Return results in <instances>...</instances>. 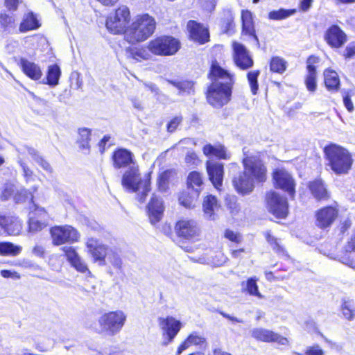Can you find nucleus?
Listing matches in <instances>:
<instances>
[{
  "mask_svg": "<svg viewBox=\"0 0 355 355\" xmlns=\"http://www.w3.org/2000/svg\"><path fill=\"white\" fill-rule=\"evenodd\" d=\"M149 47L153 55L168 57L178 53L181 48V42L172 35H161L149 41Z\"/></svg>",
  "mask_w": 355,
  "mask_h": 355,
  "instance_id": "8",
  "label": "nucleus"
},
{
  "mask_svg": "<svg viewBox=\"0 0 355 355\" xmlns=\"http://www.w3.org/2000/svg\"><path fill=\"white\" fill-rule=\"evenodd\" d=\"M320 62V56L312 54L310 55L306 61V72L309 73H317V67Z\"/></svg>",
  "mask_w": 355,
  "mask_h": 355,
  "instance_id": "51",
  "label": "nucleus"
},
{
  "mask_svg": "<svg viewBox=\"0 0 355 355\" xmlns=\"http://www.w3.org/2000/svg\"><path fill=\"white\" fill-rule=\"evenodd\" d=\"M272 182L275 189L280 190L293 200L296 195V181L287 169L278 167L271 173Z\"/></svg>",
  "mask_w": 355,
  "mask_h": 355,
  "instance_id": "9",
  "label": "nucleus"
},
{
  "mask_svg": "<svg viewBox=\"0 0 355 355\" xmlns=\"http://www.w3.org/2000/svg\"><path fill=\"white\" fill-rule=\"evenodd\" d=\"M205 168L209 180L216 190L220 191L225 173L224 164L220 162L207 160L205 162Z\"/></svg>",
  "mask_w": 355,
  "mask_h": 355,
  "instance_id": "21",
  "label": "nucleus"
},
{
  "mask_svg": "<svg viewBox=\"0 0 355 355\" xmlns=\"http://www.w3.org/2000/svg\"><path fill=\"white\" fill-rule=\"evenodd\" d=\"M110 160L113 168L116 170L125 169L137 164L134 153L123 147H118L112 151Z\"/></svg>",
  "mask_w": 355,
  "mask_h": 355,
  "instance_id": "16",
  "label": "nucleus"
},
{
  "mask_svg": "<svg viewBox=\"0 0 355 355\" xmlns=\"http://www.w3.org/2000/svg\"><path fill=\"white\" fill-rule=\"evenodd\" d=\"M177 245L185 252H193L191 244L200 241L202 228L194 218L181 217L175 222Z\"/></svg>",
  "mask_w": 355,
  "mask_h": 355,
  "instance_id": "3",
  "label": "nucleus"
},
{
  "mask_svg": "<svg viewBox=\"0 0 355 355\" xmlns=\"http://www.w3.org/2000/svg\"><path fill=\"white\" fill-rule=\"evenodd\" d=\"M224 237L235 244L241 243L243 240V236L240 233L234 232L230 229H226L225 230Z\"/></svg>",
  "mask_w": 355,
  "mask_h": 355,
  "instance_id": "53",
  "label": "nucleus"
},
{
  "mask_svg": "<svg viewBox=\"0 0 355 355\" xmlns=\"http://www.w3.org/2000/svg\"><path fill=\"white\" fill-rule=\"evenodd\" d=\"M264 237L275 253L279 256L290 257L281 239L273 235L270 230L264 232Z\"/></svg>",
  "mask_w": 355,
  "mask_h": 355,
  "instance_id": "34",
  "label": "nucleus"
},
{
  "mask_svg": "<svg viewBox=\"0 0 355 355\" xmlns=\"http://www.w3.org/2000/svg\"><path fill=\"white\" fill-rule=\"evenodd\" d=\"M202 207L205 215L209 219H214L215 211L218 209L220 205L215 196L208 194L203 198Z\"/></svg>",
  "mask_w": 355,
  "mask_h": 355,
  "instance_id": "36",
  "label": "nucleus"
},
{
  "mask_svg": "<svg viewBox=\"0 0 355 355\" xmlns=\"http://www.w3.org/2000/svg\"><path fill=\"white\" fill-rule=\"evenodd\" d=\"M162 232L177 245L175 224L173 225V228H172L170 224L164 223L162 227Z\"/></svg>",
  "mask_w": 355,
  "mask_h": 355,
  "instance_id": "55",
  "label": "nucleus"
},
{
  "mask_svg": "<svg viewBox=\"0 0 355 355\" xmlns=\"http://www.w3.org/2000/svg\"><path fill=\"white\" fill-rule=\"evenodd\" d=\"M345 250L346 254L342 257L343 262L351 268H355V260L350 259L347 254V253L355 252V234L352 235L346 243Z\"/></svg>",
  "mask_w": 355,
  "mask_h": 355,
  "instance_id": "43",
  "label": "nucleus"
},
{
  "mask_svg": "<svg viewBox=\"0 0 355 355\" xmlns=\"http://www.w3.org/2000/svg\"><path fill=\"white\" fill-rule=\"evenodd\" d=\"M32 253L40 258H44L46 255V250L44 246L35 244L32 248Z\"/></svg>",
  "mask_w": 355,
  "mask_h": 355,
  "instance_id": "63",
  "label": "nucleus"
},
{
  "mask_svg": "<svg viewBox=\"0 0 355 355\" xmlns=\"http://www.w3.org/2000/svg\"><path fill=\"white\" fill-rule=\"evenodd\" d=\"M265 204L268 211L277 219H285L289 214V205L286 196L270 190L266 193Z\"/></svg>",
  "mask_w": 355,
  "mask_h": 355,
  "instance_id": "12",
  "label": "nucleus"
},
{
  "mask_svg": "<svg viewBox=\"0 0 355 355\" xmlns=\"http://www.w3.org/2000/svg\"><path fill=\"white\" fill-rule=\"evenodd\" d=\"M307 189L317 202H327L331 199V192L324 180L317 178L307 182Z\"/></svg>",
  "mask_w": 355,
  "mask_h": 355,
  "instance_id": "20",
  "label": "nucleus"
},
{
  "mask_svg": "<svg viewBox=\"0 0 355 355\" xmlns=\"http://www.w3.org/2000/svg\"><path fill=\"white\" fill-rule=\"evenodd\" d=\"M243 171L257 183H263L268 178V169L264 162L258 156L246 155L242 159Z\"/></svg>",
  "mask_w": 355,
  "mask_h": 355,
  "instance_id": "13",
  "label": "nucleus"
},
{
  "mask_svg": "<svg viewBox=\"0 0 355 355\" xmlns=\"http://www.w3.org/2000/svg\"><path fill=\"white\" fill-rule=\"evenodd\" d=\"M35 155L36 157H35L34 159L38 163V164L46 171L52 173L53 168L49 162L44 157L40 156L37 153H35Z\"/></svg>",
  "mask_w": 355,
  "mask_h": 355,
  "instance_id": "59",
  "label": "nucleus"
},
{
  "mask_svg": "<svg viewBox=\"0 0 355 355\" xmlns=\"http://www.w3.org/2000/svg\"><path fill=\"white\" fill-rule=\"evenodd\" d=\"M184 160L186 164L189 166H196L200 162L198 155L193 151L187 153Z\"/></svg>",
  "mask_w": 355,
  "mask_h": 355,
  "instance_id": "58",
  "label": "nucleus"
},
{
  "mask_svg": "<svg viewBox=\"0 0 355 355\" xmlns=\"http://www.w3.org/2000/svg\"><path fill=\"white\" fill-rule=\"evenodd\" d=\"M85 245L89 254L93 258L94 262H98L101 266L105 265L108 247L94 238L88 239Z\"/></svg>",
  "mask_w": 355,
  "mask_h": 355,
  "instance_id": "23",
  "label": "nucleus"
},
{
  "mask_svg": "<svg viewBox=\"0 0 355 355\" xmlns=\"http://www.w3.org/2000/svg\"><path fill=\"white\" fill-rule=\"evenodd\" d=\"M277 271H266L265 272V277L268 282H275V281H279L283 280L286 278V276L284 275H276Z\"/></svg>",
  "mask_w": 355,
  "mask_h": 355,
  "instance_id": "60",
  "label": "nucleus"
},
{
  "mask_svg": "<svg viewBox=\"0 0 355 355\" xmlns=\"http://www.w3.org/2000/svg\"><path fill=\"white\" fill-rule=\"evenodd\" d=\"M340 310L345 319L352 320L354 318L355 308L351 301L344 300L342 303Z\"/></svg>",
  "mask_w": 355,
  "mask_h": 355,
  "instance_id": "49",
  "label": "nucleus"
},
{
  "mask_svg": "<svg viewBox=\"0 0 355 355\" xmlns=\"http://www.w3.org/2000/svg\"><path fill=\"white\" fill-rule=\"evenodd\" d=\"M187 31L189 40L196 44L202 45L210 41L209 28L196 20L187 21Z\"/></svg>",
  "mask_w": 355,
  "mask_h": 355,
  "instance_id": "18",
  "label": "nucleus"
},
{
  "mask_svg": "<svg viewBox=\"0 0 355 355\" xmlns=\"http://www.w3.org/2000/svg\"><path fill=\"white\" fill-rule=\"evenodd\" d=\"M0 227L8 235L16 236L21 232L23 223L18 217L0 214Z\"/></svg>",
  "mask_w": 355,
  "mask_h": 355,
  "instance_id": "26",
  "label": "nucleus"
},
{
  "mask_svg": "<svg viewBox=\"0 0 355 355\" xmlns=\"http://www.w3.org/2000/svg\"><path fill=\"white\" fill-rule=\"evenodd\" d=\"M15 193L12 185L6 184L0 193V201H6L11 198Z\"/></svg>",
  "mask_w": 355,
  "mask_h": 355,
  "instance_id": "56",
  "label": "nucleus"
},
{
  "mask_svg": "<svg viewBox=\"0 0 355 355\" xmlns=\"http://www.w3.org/2000/svg\"><path fill=\"white\" fill-rule=\"evenodd\" d=\"M203 154L207 157H214L218 159H228L229 155L225 147L222 144L211 145L207 144L202 147Z\"/></svg>",
  "mask_w": 355,
  "mask_h": 355,
  "instance_id": "35",
  "label": "nucleus"
},
{
  "mask_svg": "<svg viewBox=\"0 0 355 355\" xmlns=\"http://www.w3.org/2000/svg\"><path fill=\"white\" fill-rule=\"evenodd\" d=\"M60 76L61 70L58 64H53L49 66L46 72V83L50 86L57 85L58 84Z\"/></svg>",
  "mask_w": 355,
  "mask_h": 355,
  "instance_id": "42",
  "label": "nucleus"
},
{
  "mask_svg": "<svg viewBox=\"0 0 355 355\" xmlns=\"http://www.w3.org/2000/svg\"><path fill=\"white\" fill-rule=\"evenodd\" d=\"M207 76L211 82L204 93L206 101L211 107L220 109L232 101L234 75L223 69L216 59H213Z\"/></svg>",
  "mask_w": 355,
  "mask_h": 355,
  "instance_id": "1",
  "label": "nucleus"
},
{
  "mask_svg": "<svg viewBox=\"0 0 355 355\" xmlns=\"http://www.w3.org/2000/svg\"><path fill=\"white\" fill-rule=\"evenodd\" d=\"M41 22L37 18L36 14L32 11L25 13L19 25V31L20 33H27L35 31L40 28Z\"/></svg>",
  "mask_w": 355,
  "mask_h": 355,
  "instance_id": "30",
  "label": "nucleus"
},
{
  "mask_svg": "<svg viewBox=\"0 0 355 355\" xmlns=\"http://www.w3.org/2000/svg\"><path fill=\"white\" fill-rule=\"evenodd\" d=\"M187 338H189L191 345H205L207 344L206 338L202 336H200L196 332L190 334Z\"/></svg>",
  "mask_w": 355,
  "mask_h": 355,
  "instance_id": "54",
  "label": "nucleus"
},
{
  "mask_svg": "<svg viewBox=\"0 0 355 355\" xmlns=\"http://www.w3.org/2000/svg\"><path fill=\"white\" fill-rule=\"evenodd\" d=\"M241 35H248L259 44V40L256 33L252 13L249 10H242L241 15Z\"/></svg>",
  "mask_w": 355,
  "mask_h": 355,
  "instance_id": "28",
  "label": "nucleus"
},
{
  "mask_svg": "<svg viewBox=\"0 0 355 355\" xmlns=\"http://www.w3.org/2000/svg\"><path fill=\"white\" fill-rule=\"evenodd\" d=\"M257 281L258 279L256 277H251L248 278L246 281L241 282L242 293H247L251 296L257 297L258 298H261L262 295L259 291Z\"/></svg>",
  "mask_w": 355,
  "mask_h": 355,
  "instance_id": "37",
  "label": "nucleus"
},
{
  "mask_svg": "<svg viewBox=\"0 0 355 355\" xmlns=\"http://www.w3.org/2000/svg\"><path fill=\"white\" fill-rule=\"evenodd\" d=\"M22 251V247L10 241L0 242V255L12 256L19 255Z\"/></svg>",
  "mask_w": 355,
  "mask_h": 355,
  "instance_id": "40",
  "label": "nucleus"
},
{
  "mask_svg": "<svg viewBox=\"0 0 355 355\" xmlns=\"http://www.w3.org/2000/svg\"><path fill=\"white\" fill-rule=\"evenodd\" d=\"M158 324L162 331L164 345L171 343L183 327L182 322L172 315L159 317Z\"/></svg>",
  "mask_w": 355,
  "mask_h": 355,
  "instance_id": "15",
  "label": "nucleus"
},
{
  "mask_svg": "<svg viewBox=\"0 0 355 355\" xmlns=\"http://www.w3.org/2000/svg\"><path fill=\"white\" fill-rule=\"evenodd\" d=\"M131 12L125 5H121L115 8L113 12L105 19V25L107 31L117 35H123L125 38L128 26L131 23Z\"/></svg>",
  "mask_w": 355,
  "mask_h": 355,
  "instance_id": "7",
  "label": "nucleus"
},
{
  "mask_svg": "<svg viewBox=\"0 0 355 355\" xmlns=\"http://www.w3.org/2000/svg\"><path fill=\"white\" fill-rule=\"evenodd\" d=\"M19 66L24 73L29 78L38 80L42 76L40 67L35 62H30L26 58H21L19 60Z\"/></svg>",
  "mask_w": 355,
  "mask_h": 355,
  "instance_id": "33",
  "label": "nucleus"
},
{
  "mask_svg": "<svg viewBox=\"0 0 355 355\" xmlns=\"http://www.w3.org/2000/svg\"><path fill=\"white\" fill-rule=\"evenodd\" d=\"M139 176V168L137 164L127 168L122 175L121 184L132 192H137L142 188L143 191L138 196V200L143 203L151 189V172L147 173L144 180H141Z\"/></svg>",
  "mask_w": 355,
  "mask_h": 355,
  "instance_id": "6",
  "label": "nucleus"
},
{
  "mask_svg": "<svg viewBox=\"0 0 355 355\" xmlns=\"http://www.w3.org/2000/svg\"><path fill=\"white\" fill-rule=\"evenodd\" d=\"M324 85L326 89L331 92L336 93L340 89V79L338 73L331 69L327 68L324 70Z\"/></svg>",
  "mask_w": 355,
  "mask_h": 355,
  "instance_id": "31",
  "label": "nucleus"
},
{
  "mask_svg": "<svg viewBox=\"0 0 355 355\" xmlns=\"http://www.w3.org/2000/svg\"><path fill=\"white\" fill-rule=\"evenodd\" d=\"M60 250L64 253L67 261L77 272L86 273L89 276L92 275L87 264L80 257L74 247L70 245L64 246Z\"/></svg>",
  "mask_w": 355,
  "mask_h": 355,
  "instance_id": "22",
  "label": "nucleus"
},
{
  "mask_svg": "<svg viewBox=\"0 0 355 355\" xmlns=\"http://www.w3.org/2000/svg\"><path fill=\"white\" fill-rule=\"evenodd\" d=\"M126 318L125 313L121 310L112 311L103 313L98 322L102 332L113 336L121 331Z\"/></svg>",
  "mask_w": 355,
  "mask_h": 355,
  "instance_id": "11",
  "label": "nucleus"
},
{
  "mask_svg": "<svg viewBox=\"0 0 355 355\" xmlns=\"http://www.w3.org/2000/svg\"><path fill=\"white\" fill-rule=\"evenodd\" d=\"M304 83L306 89L310 93H314L317 89V73H309L304 76Z\"/></svg>",
  "mask_w": 355,
  "mask_h": 355,
  "instance_id": "50",
  "label": "nucleus"
},
{
  "mask_svg": "<svg viewBox=\"0 0 355 355\" xmlns=\"http://www.w3.org/2000/svg\"><path fill=\"white\" fill-rule=\"evenodd\" d=\"M296 12V9L280 8L277 10L270 11L268 13V17L272 20H282L295 14Z\"/></svg>",
  "mask_w": 355,
  "mask_h": 355,
  "instance_id": "48",
  "label": "nucleus"
},
{
  "mask_svg": "<svg viewBox=\"0 0 355 355\" xmlns=\"http://www.w3.org/2000/svg\"><path fill=\"white\" fill-rule=\"evenodd\" d=\"M343 56L345 59H350L355 57V44H350L345 49Z\"/></svg>",
  "mask_w": 355,
  "mask_h": 355,
  "instance_id": "61",
  "label": "nucleus"
},
{
  "mask_svg": "<svg viewBox=\"0 0 355 355\" xmlns=\"http://www.w3.org/2000/svg\"><path fill=\"white\" fill-rule=\"evenodd\" d=\"M339 216L337 202L318 209L314 214L315 225L320 230H327L334 223Z\"/></svg>",
  "mask_w": 355,
  "mask_h": 355,
  "instance_id": "14",
  "label": "nucleus"
},
{
  "mask_svg": "<svg viewBox=\"0 0 355 355\" xmlns=\"http://www.w3.org/2000/svg\"><path fill=\"white\" fill-rule=\"evenodd\" d=\"M343 103L348 112H352L354 111V106L351 98V95L348 92H346L343 96Z\"/></svg>",
  "mask_w": 355,
  "mask_h": 355,
  "instance_id": "62",
  "label": "nucleus"
},
{
  "mask_svg": "<svg viewBox=\"0 0 355 355\" xmlns=\"http://www.w3.org/2000/svg\"><path fill=\"white\" fill-rule=\"evenodd\" d=\"M49 235L51 243L54 246L72 245L80 239L78 230L72 225H53L49 228Z\"/></svg>",
  "mask_w": 355,
  "mask_h": 355,
  "instance_id": "10",
  "label": "nucleus"
},
{
  "mask_svg": "<svg viewBox=\"0 0 355 355\" xmlns=\"http://www.w3.org/2000/svg\"><path fill=\"white\" fill-rule=\"evenodd\" d=\"M19 0H4V6L8 11L15 12L18 9Z\"/></svg>",
  "mask_w": 355,
  "mask_h": 355,
  "instance_id": "64",
  "label": "nucleus"
},
{
  "mask_svg": "<svg viewBox=\"0 0 355 355\" xmlns=\"http://www.w3.org/2000/svg\"><path fill=\"white\" fill-rule=\"evenodd\" d=\"M183 121L182 114L175 115L172 117L166 125V130L168 132H174Z\"/></svg>",
  "mask_w": 355,
  "mask_h": 355,
  "instance_id": "52",
  "label": "nucleus"
},
{
  "mask_svg": "<svg viewBox=\"0 0 355 355\" xmlns=\"http://www.w3.org/2000/svg\"><path fill=\"white\" fill-rule=\"evenodd\" d=\"M34 196L31 191L21 190L15 197L16 203H23L28 201L31 216L28 220V232L31 234L37 233L48 225L47 218L49 214L45 208L41 207L34 202Z\"/></svg>",
  "mask_w": 355,
  "mask_h": 355,
  "instance_id": "5",
  "label": "nucleus"
},
{
  "mask_svg": "<svg viewBox=\"0 0 355 355\" xmlns=\"http://www.w3.org/2000/svg\"><path fill=\"white\" fill-rule=\"evenodd\" d=\"M187 188L200 196L204 185L203 174L197 171L189 173L186 180Z\"/></svg>",
  "mask_w": 355,
  "mask_h": 355,
  "instance_id": "32",
  "label": "nucleus"
},
{
  "mask_svg": "<svg viewBox=\"0 0 355 355\" xmlns=\"http://www.w3.org/2000/svg\"><path fill=\"white\" fill-rule=\"evenodd\" d=\"M0 26L4 31L15 26V16L3 11L0 12Z\"/></svg>",
  "mask_w": 355,
  "mask_h": 355,
  "instance_id": "47",
  "label": "nucleus"
},
{
  "mask_svg": "<svg viewBox=\"0 0 355 355\" xmlns=\"http://www.w3.org/2000/svg\"><path fill=\"white\" fill-rule=\"evenodd\" d=\"M324 157L331 171L336 175L349 173L353 164L352 154L345 148L330 143L323 148Z\"/></svg>",
  "mask_w": 355,
  "mask_h": 355,
  "instance_id": "4",
  "label": "nucleus"
},
{
  "mask_svg": "<svg viewBox=\"0 0 355 355\" xmlns=\"http://www.w3.org/2000/svg\"><path fill=\"white\" fill-rule=\"evenodd\" d=\"M323 39L330 48L338 49L346 44L348 37L338 24H331L324 31Z\"/></svg>",
  "mask_w": 355,
  "mask_h": 355,
  "instance_id": "19",
  "label": "nucleus"
},
{
  "mask_svg": "<svg viewBox=\"0 0 355 355\" xmlns=\"http://www.w3.org/2000/svg\"><path fill=\"white\" fill-rule=\"evenodd\" d=\"M125 52L129 58L137 62L149 60L153 55L152 50L149 47V42L146 45L128 46L125 49Z\"/></svg>",
  "mask_w": 355,
  "mask_h": 355,
  "instance_id": "29",
  "label": "nucleus"
},
{
  "mask_svg": "<svg viewBox=\"0 0 355 355\" xmlns=\"http://www.w3.org/2000/svg\"><path fill=\"white\" fill-rule=\"evenodd\" d=\"M270 71L272 73L282 74L287 69V62L279 56H272L269 61Z\"/></svg>",
  "mask_w": 355,
  "mask_h": 355,
  "instance_id": "41",
  "label": "nucleus"
},
{
  "mask_svg": "<svg viewBox=\"0 0 355 355\" xmlns=\"http://www.w3.org/2000/svg\"><path fill=\"white\" fill-rule=\"evenodd\" d=\"M200 196L196 193H191L189 191L183 190L178 195V202L180 205L187 209H191L195 207V202Z\"/></svg>",
  "mask_w": 355,
  "mask_h": 355,
  "instance_id": "39",
  "label": "nucleus"
},
{
  "mask_svg": "<svg viewBox=\"0 0 355 355\" xmlns=\"http://www.w3.org/2000/svg\"><path fill=\"white\" fill-rule=\"evenodd\" d=\"M260 73L261 71L259 69H256L249 71L246 74V78L250 88V92L253 95L257 94L259 92V85L258 78Z\"/></svg>",
  "mask_w": 355,
  "mask_h": 355,
  "instance_id": "45",
  "label": "nucleus"
},
{
  "mask_svg": "<svg viewBox=\"0 0 355 355\" xmlns=\"http://www.w3.org/2000/svg\"><path fill=\"white\" fill-rule=\"evenodd\" d=\"M146 210L150 223L153 225L157 223L162 220L164 215V205L162 200L155 194H153L148 203Z\"/></svg>",
  "mask_w": 355,
  "mask_h": 355,
  "instance_id": "24",
  "label": "nucleus"
},
{
  "mask_svg": "<svg viewBox=\"0 0 355 355\" xmlns=\"http://www.w3.org/2000/svg\"><path fill=\"white\" fill-rule=\"evenodd\" d=\"M78 137L77 144L81 150L89 151L92 130L87 128H80L78 130Z\"/></svg>",
  "mask_w": 355,
  "mask_h": 355,
  "instance_id": "38",
  "label": "nucleus"
},
{
  "mask_svg": "<svg viewBox=\"0 0 355 355\" xmlns=\"http://www.w3.org/2000/svg\"><path fill=\"white\" fill-rule=\"evenodd\" d=\"M172 171L165 170L161 172L157 179V189L160 191H166L168 187V183L171 178Z\"/></svg>",
  "mask_w": 355,
  "mask_h": 355,
  "instance_id": "46",
  "label": "nucleus"
},
{
  "mask_svg": "<svg viewBox=\"0 0 355 355\" xmlns=\"http://www.w3.org/2000/svg\"><path fill=\"white\" fill-rule=\"evenodd\" d=\"M252 337L258 341L265 343H277L282 345L288 344V340L286 337L268 329L263 328H256L252 331Z\"/></svg>",
  "mask_w": 355,
  "mask_h": 355,
  "instance_id": "25",
  "label": "nucleus"
},
{
  "mask_svg": "<svg viewBox=\"0 0 355 355\" xmlns=\"http://www.w3.org/2000/svg\"><path fill=\"white\" fill-rule=\"evenodd\" d=\"M295 355H324V351L318 345L308 347L304 353L295 352Z\"/></svg>",
  "mask_w": 355,
  "mask_h": 355,
  "instance_id": "57",
  "label": "nucleus"
},
{
  "mask_svg": "<svg viewBox=\"0 0 355 355\" xmlns=\"http://www.w3.org/2000/svg\"><path fill=\"white\" fill-rule=\"evenodd\" d=\"M169 83L177 88L180 93L194 92V82L190 80H170Z\"/></svg>",
  "mask_w": 355,
  "mask_h": 355,
  "instance_id": "44",
  "label": "nucleus"
},
{
  "mask_svg": "<svg viewBox=\"0 0 355 355\" xmlns=\"http://www.w3.org/2000/svg\"><path fill=\"white\" fill-rule=\"evenodd\" d=\"M254 181L243 171L232 179V185L236 191L242 196L250 193L254 188Z\"/></svg>",
  "mask_w": 355,
  "mask_h": 355,
  "instance_id": "27",
  "label": "nucleus"
},
{
  "mask_svg": "<svg viewBox=\"0 0 355 355\" xmlns=\"http://www.w3.org/2000/svg\"><path fill=\"white\" fill-rule=\"evenodd\" d=\"M157 29L155 18L149 13L137 15L128 26L125 40L130 45L146 42L151 37Z\"/></svg>",
  "mask_w": 355,
  "mask_h": 355,
  "instance_id": "2",
  "label": "nucleus"
},
{
  "mask_svg": "<svg viewBox=\"0 0 355 355\" xmlns=\"http://www.w3.org/2000/svg\"><path fill=\"white\" fill-rule=\"evenodd\" d=\"M232 47L234 63L239 69L246 71L254 66V60L243 44L234 41Z\"/></svg>",
  "mask_w": 355,
  "mask_h": 355,
  "instance_id": "17",
  "label": "nucleus"
}]
</instances>
